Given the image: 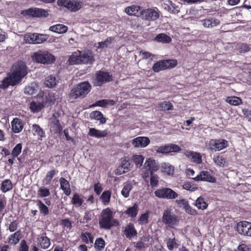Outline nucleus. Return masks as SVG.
<instances>
[{
	"instance_id": "2",
	"label": "nucleus",
	"mask_w": 251,
	"mask_h": 251,
	"mask_svg": "<svg viewBox=\"0 0 251 251\" xmlns=\"http://www.w3.org/2000/svg\"><path fill=\"white\" fill-rule=\"evenodd\" d=\"M91 86L88 81H84L73 88L69 94V97L73 99H82L90 92Z\"/></svg>"
},
{
	"instance_id": "48",
	"label": "nucleus",
	"mask_w": 251,
	"mask_h": 251,
	"mask_svg": "<svg viewBox=\"0 0 251 251\" xmlns=\"http://www.w3.org/2000/svg\"><path fill=\"white\" fill-rule=\"evenodd\" d=\"M161 170L162 172L166 173L169 175H173L174 172V167L166 163L162 164Z\"/></svg>"
},
{
	"instance_id": "40",
	"label": "nucleus",
	"mask_w": 251,
	"mask_h": 251,
	"mask_svg": "<svg viewBox=\"0 0 251 251\" xmlns=\"http://www.w3.org/2000/svg\"><path fill=\"white\" fill-rule=\"evenodd\" d=\"M90 117L91 119L99 120L101 124H104L106 122V119L103 117V114L100 111H93L91 113Z\"/></svg>"
},
{
	"instance_id": "42",
	"label": "nucleus",
	"mask_w": 251,
	"mask_h": 251,
	"mask_svg": "<svg viewBox=\"0 0 251 251\" xmlns=\"http://www.w3.org/2000/svg\"><path fill=\"white\" fill-rule=\"evenodd\" d=\"M30 109L33 113H38L41 111L44 107V104L42 102H36L32 101L30 104Z\"/></svg>"
},
{
	"instance_id": "22",
	"label": "nucleus",
	"mask_w": 251,
	"mask_h": 251,
	"mask_svg": "<svg viewBox=\"0 0 251 251\" xmlns=\"http://www.w3.org/2000/svg\"><path fill=\"white\" fill-rule=\"evenodd\" d=\"M23 121L17 118H14L11 122L12 130L15 133H20L24 128Z\"/></svg>"
},
{
	"instance_id": "30",
	"label": "nucleus",
	"mask_w": 251,
	"mask_h": 251,
	"mask_svg": "<svg viewBox=\"0 0 251 251\" xmlns=\"http://www.w3.org/2000/svg\"><path fill=\"white\" fill-rule=\"evenodd\" d=\"M115 104V102L113 100L103 99L96 101L95 103L92 104V106L106 107L107 105H114Z\"/></svg>"
},
{
	"instance_id": "1",
	"label": "nucleus",
	"mask_w": 251,
	"mask_h": 251,
	"mask_svg": "<svg viewBox=\"0 0 251 251\" xmlns=\"http://www.w3.org/2000/svg\"><path fill=\"white\" fill-rule=\"evenodd\" d=\"M99 223L101 228L106 229H110L112 226L119 224L117 220L113 219V212L109 207L103 209Z\"/></svg>"
},
{
	"instance_id": "58",
	"label": "nucleus",
	"mask_w": 251,
	"mask_h": 251,
	"mask_svg": "<svg viewBox=\"0 0 251 251\" xmlns=\"http://www.w3.org/2000/svg\"><path fill=\"white\" fill-rule=\"evenodd\" d=\"M19 226L18 221L15 220L10 222L8 226L7 227V230H9L10 232L16 231Z\"/></svg>"
},
{
	"instance_id": "44",
	"label": "nucleus",
	"mask_w": 251,
	"mask_h": 251,
	"mask_svg": "<svg viewBox=\"0 0 251 251\" xmlns=\"http://www.w3.org/2000/svg\"><path fill=\"white\" fill-rule=\"evenodd\" d=\"M132 189V185L131 183L126 182L124 183V187L121 191V194L125 198H127L129 196V192Z\"/></svg>"
},
{
	"instance_id": "14",
	"label": "nucleus",
	"mask_w": 251,
	"mask_h": 251,
	"mask_svg": "<svg viewBox=\"0 0 251 251\" xmlns=\"http://www.w3.org/2000/svg\"><path fill=\"white\" fill-rule=\"evenodd\" d=\"M181 151V148L176 144H169L157 147L156 151L162 154H168L171 152H177Z\"/></svg>"
},
{
	"instance_id": "62",
	"label": "nucleus",
	"mask_w": 251,
	"mask_h": 251,
	"mask_svg": "<svg viewBox=\"0 0 251 251\" xmlns=\"http://www.w3.org/2000/svg\"><path fill=\"white\" fill-rule=\"evenodd\" d=\"M184 210H185V211L186 212V213H187V214H188L190 215L195 216L198 214L197 211L196 209L193 208L189 205V203L186 205V206H185Z\"/></svg>"
},
{
	"instance_id": "12",
	"label": "nucleus",
	"mask_w": 251,
	"mask_h": 251,
	"mask_svg": "<svg viewBox=\"0 0 251 251\" xmlns=\"http://www.w3.org/2000/svg\"><path fill=\"white\" fill-rule=\"evenodd\" d=\"M236 230L241 235L251 237V223L246 221L238 222Z\"/></svg>"
},
{
	"instance_id": "29",
	"label": "nucleus",
	"mask_w": 251,
	"mask_h": 251,
	"mask_svg": "<svg viewBox=\"0 0 251 251\" xmlns=\"http://www.w3.org/2000/svg\"><path fill=\"white\" fill-rule=\"evenodd\" d=\"M49 30L54 32L62 34L67 31L68 27L64 25L57 24L50 26Z\"/></svg>"
},
{
	"instance_id": "53",
	"label": "nucleus",
	"mask_w": 251,
	"mask_h": 251,
	"mask_svg": "<svg viewBox=\"0 0 251 251\" xmlns=\"http://www.w3.org/2000/svg\"><path fill=\"white\" fill-rule=\"evenodd\" d=\"M159 107L161 110L164 111L174 109V106L170 101H164L159 104Z\"/></svg>"
},
{
	"instance_id": "49",
	"label": "nucleus",
	"mask_w": 251,
	"mask_h": 251,
	"mask_svg": "<svg viewBox=\"0 0 251 251\" xmlns=\"http://www.w3.org/2000/svg\"><path fill=\"white\" fill-rule=\"evenodd\" d=\"M58 173V171L55 170V169H52L49 171L45 177V180L46 181V184L48 185L50 184L53 177L55 176V175Z\"/></svg>"
},
{
	"instance_id": "9",
	"label": "nucleus",
	"mask_w": 251,
	"mask_h": 251,
	"mask_svg": "<svg viewBox=\"0 0 251 251\" xmlns=\"http://www.w3.org/2000/svg\"><path fill=\"white\" fill-rule=\"evenodd\" d=\"M57 4L72 12H76L82 7L83 3L78 0H57Z\"/></svg>"
},
{
	"instance_id": "63",
	"label": "nucleus",
	"mask_w": 251,
	"mask_h": 251,
	"mask_svg": "<svg viewBox=\"0 0 251 251\" xmlns=\"http://www.w3.org/2000/svg\"><path fill=\"white\" fill-rule=\"evenodd\" d=\"M112 40L111 37H108L104 41L99 42L98 48H107L108 46L112 43Z\"/></svg>"
},
{
	"instance_id": "47",
	"label": "nucleus",
	"mask_w": 251,
	"mask_h": 251,
	"mask_svg": "<svg viewBox=\"0 0 251 251\" xmlns=\"http://www.w3.org/2000/svg\"><path fill=\"white\" fill-rule=\"evenodd\" d=\"M111 196V192L109 190L104 191L102 193L100 199L104 205H107L110 201Z\"/></svg>"
},
{
	"instance_id": "57",
	"label": "nucleus",
	"mask_w": 251,
	"mask_h": 251,
	"mask_svg": "<svg viewBox=\"0 0 251 251\" xmlns=\"http://www.w3.org/2000/svg\"><path fill=\"white\" fill-rule=\"evenodd\" d=\"M22 150V143H19L17 144L15 147L13 149L12 151V155L13 158H15L18 156V155L21 153Z\"/></svg>"
},
{
	"instance_id": "43",
	"label": "nucleus",
	"mask_w": 251,
	"mask_h": 251,
	"mask_svg": "<svg viewBox=\"0 0 251 251\" xmlns=\"http://www.w3.org/2000/svg\"><path fill=\"white\" fill-rule=\"evenodd\" d=\"M105 242L104 240L101 237L98 238L95 241L94 247L98 251H102L105 247Z\"/></svg>"
},
{
	"instance_id": "17",
	"label": "nucleus",
	"mask_w": 251,
	"mask_h": 251,
	"mask_svg": "<svg viewBox=\"0 0 251 251\" xmlns=\"http://www.w3.org/2000/svg\"><path fill=\"white\" fill-rule=\"evenodd\" d=\"M143 8V7L138 5H132L126 7L125 8V12L129 16L141 18Z\"/></svg>"
},
{
	"instance_id": "64",
	"label": "nucleus",
	"mask_w": 251,
	"mask_h": 251,
	"mask_svg": "<svg viewBox=\"0 0 251 251\" xmlns=\"http://www.w3.org/2000/svg\"><path fill=\"white\" fill-rule=\"evenodd\" d=\"M52 127L54 133L58 134H62L63 127L60 124L53 125Z\"/></svg>"
},
{
	"instance_id": "19",
	"label": "nucleus",
	"mask_w": 251,
	"mask_h": 251,
	"mask_svg": "<svg viewBox=\"0 0 251 251\" xmlns=\"http://www.w3.org/2000/svg\"><path fill=\"white\" fill-rule=\"evenodd\" d=\"M94 61V55L91 50H88L81 53V64L92 65Z\"/></svg>"
},
{
	"instance_id": "46",
	"label": "nucleus",
	"mask_w": 251,
	"mask_h": 251,
	"mask_svg": "<svg viewBox=\"0 0 251 251\" xmlns=\"http://www.w3.org/2000/svg\"><path fill=\"white\" fill-rule=\"evenodd\" d=\"M144 160V157L142 155H133L132 157L131 161L137 167H140L143 163Z\"/></svg>"
},
{
	"instance_id": "26",
	"label": "nucleus",
	"mask_w": 251,
	"mask_h": 251,
	"mask_svg": "<svg viewBox=\"0 0 251 251\" xmlns=\"http://www.w3.org/2000/svg\"><path fill=\"white\" fill-rule=\"evenodd\" d=\"M179 244L180 241L175 237L169 238L166 240V246L170 251H173L175 249L178 248Z\"/></svg>"
},
{
	"instance_id": "34",
	"label": "nucleus",
	"mask_w": 251,
	"mask_h": 251,
	"mask_svg": "<svg viewBox=\"0 0 251 251\" xmlns=\"http://www.w3.org/2000/svg\"><path fill=\"white\" fill-rule=\"evenodd\" d=\"M139 211L138 205L136 203L132 207H128L125 213L131 218H135L137 215Z\"/></svg>"
},
{
	"instance_id": "32",
	"label": "nucleus",
	"mask_w": 251,
	"mask_h": 251,
	"mask_svg": "<svg viewBox=\"0 0 251 251\" xmlns=\"http://www.w3.org/2000/svg\"><path fill=\"white\" fill-rule=\"evenodd\" d=\"M81 52L79 51L73 52L69 59L70 63L72 65L81 64Z\"/></svg>"
},
{
	"instance_id": "37",
	"label": "nucleus",
	"mask_w": 251,
	"mask_h": 251,
	"mask_svg": "<svg viewBox=\"0 0 251 251\" xmlns=\"http://www.w3.org/2000/svg\"><path fill=\"white\" fill-rule=\"evenodd\" d=\"M36 204L38 207L40 213L44 216L49 214V209L41 200L36 201Z\"/></svg>"
},
{
	"instance_id": "56",
	"label": "nucleus",
	"mask_w": 251,
	"mask_h": 251,
	"mask_svg": "<svg viewBox=\"0 0 251 251\" xmlns=\"http://www.w3.org/2000/svg\"><path fill=\"white\" fill-rule=\"evenodd\" d=\"M50 194V190L48 188L41 187L37 191V195L39 197H47L49 196Z\"/></svg>"
},
{
	"instance_id": "4",
	"label": "nucleus",
	"mask_w": 251,
	"mask_h": 251,
	"mask_svg": "<svg viewBox=\"0 0 251 251\" xmlns=\"http://www.w3.org/2000/svg\"><path fill=\"white\" fill-rule=\"evenodd\" d=\"M32 58L36 62L43 64H51L55 61V57L47 50H39L34 53Z\"/></svg>"
},
{
	"instance_id": "15",
	"label": "nucleus",
	"mask_w": 251,
	"mask_h": 251,
	"mask_svg": "<svg viewBox=\"0 0 251 251\" xmlns=\"http://www.w3.org/2000/svg\"><path fill=\"white\" fill-rule=\"evenodd\" d=\"M192 179L196 181H203L209 182L214 183L216 181V178L213 176L208 171H201L196 177H193Z\"/></svg>"
},
{
	"instance_id": "18",
	"label": "nucleus",
	"mask_w": 251,
	"mask_h": 251,
	"mask_svg": "<svg viewBox=\"0 0 251 251\" xmlns=\"http://www.w3.org/2000/svg\"><path fill=\"white\" fill-rule=\"evenodd\" d=\"M150 143V140L148 137L139 136L132 141V144L135 148H145Z\"/></svg>"
},
{
	"instance_id": "11",
	"label": "nucleus",
	"mask_w": 251,
	"mask_h": 251,
	"mask_svg": "<svg viewBox=\"0 0 251 251\" xmlns=\"http://www.w3.org/2000/svg\"><path fill=\"white\" fill-rule=\"evenodd\" d=\"M154 194L156 197L159 198L167 200L175 199L178 197L177 193L173 189L167 187L157 189L155 191Z\"/></svg>"
},
{
	"instance_id": "28",
	"label": "nucleus",
	"mask_w": 251,
	"mask_h": 251,
	"mask_svg": "<svg viewBox=\"0 0 251 251\" xmlns=\"http://www.w3.org/2000/svg\"><path fill=\"white\" fill-rule=\"evenodd\" d=\"M18 82L15 81L9 74V76L5 78L0 85V88L6 89L9 86H15L18 84Z\"/></svg>"
},
{
	"instance_id": "21",
	"label": "nucleus",
	"mask_w": 251,
	"mask_h": 251,
	"mask_svg": "<svg viewBox=\"0 0 251 251\" xmlns=\"http://www.w3.org/2000/svg\"><path fill=\"white\" fill-rule=\"evenodd\" d=\"M32 132L34 136H37L38 140L42 141L45 138L46 135L43 129L37 124L32 126Z\"/></svg>"
},
{
	"instance_id": "10",
	"label": "nucleus",
	"mask_w": 251,
	"mask_h": 251,
	"mask_svg": "<svg viewBox=\"0 0 251 251\" xmlns=\"http://www.w3.org/2000/svg\"><path fill=\"white\" fill-rule=\"evenodd\" d=\"M112 76L108 72L99 71L95 75V78L93 81L95 86H101L103 84L112 80Z\"/></svg>"
},
{
	"instance_id": "6",
	"label": "nucleus",
	"mask_w": 251,
	"mask_h": 251,
	"mask_svg": "<svg viewBox=\"0 0 251 251\" xmlns=\"http://www.w3.org/2000/svg\"><path fill=\"white\" fill-rule=\"evenodd\" d=\"M177 60L176 59H166L160 60L154 63L152 69L155 73H158L161 70L173 68L177 65Z\"/></svg>"
},
{
	"instance_id": "5",
	"label": "nucleus",
	"mask_w": 251,
	"mask_h": 251,
	"mask_svg": "<svg viewBox=\"0 0 251 251\" xmlns=\"http://www.w3.org/2000/svg\"><path fill=\"white\" fill-rule=\"evenodd\" d=\"M162 221L167 226L175 228L179 224V219L171 209H165L163 213Z\"/></svg>"
},
{
	"instance_id": "35",
	"label": "nucleus",
	"mask_w": 251,
	"mask_h": 251,
	"mask_svg": "<svg viewBox=\"0 0 251 251\" xmlns=\"http://www.w3.org/2000/svg\"><path fill=\"white\" fill-rule=\"evenodd\" d=\"M37 240L39 242L41 247L43 249H48L50 245V238L46 236L42 235L38 237Z\"/></svg>"
},
{
	"instance_id": "41",
	"label": "nucleus",
	"mask_w": 251,
	"mask_h": 251,
	"mask_svg": "<svg viewBox=\"0 0 251 251\" xmlns=\"http://www.w3.org/2000/svg\"><path fill=\"white\" fill-rule=\"evenodd\" d=\"M12 188L13 184L9 179H6L2 182L0 189L2 192L6 193L12 190Z\"/></svg>"
},
{
	"instance_id": "24",
	"label": "nucleus",
	"mask_w": 251,
	"mask_h": 251,
	"mask_svg": "<svg viewBox=\"0 0 251 251\" xmlns=\"http://www.w3.org/2000/svg\"><path fill=\"white\" fill-rule=\"evenodd\" d=\"M124 234L126 238L130 239L137 236V232L134 226L132 223H129L125 228Z\"/></svg>"
},
{
	"instance_id": "23",
	"label": "nucleus",
	"mask_w": 251,
	"mask_h": 251,
	"mask_svg": "<svg viewBox=\"0 0 251 251\" xmlns=\"http://www.w3.org/2000/svg\"><path fill=\"white\" fill-rule=\"evenodd\" d=\"M202 25L206 28H212L220 25V21L213 17H208L201 21Z\"/></svg>"
},
{
	"instance_id": "13",
	"label": "nucleus",
	"mask_w": 251,
	"mask_h": 251,
	"mask_svg": "<svg viewBox=\"0 0 251 251\" xmlns=\"http://www.w3.org/2000/svg\"><path fill=\"white\" fill-rule=\"evenodd\" d=\"M23 13L25 15L35 18H46L49 15L48 10L37 7L28 8L24 10Z\"/></svg>"
},
{
	"instance_id": "38",
	"label": "nucleus",
	"mask_w": 251,
	"mask_h": 251,
	"mask_svg": "<svg viewBox=\"0 0 251 251\" xmlns=\"http://www.w3.org/2000/svg\"><path fill=\"white\" fill-rule=\"evenodd\" d=\"M226 101L230 105L234 106H238L243 103L242 99L236 96L227 97L226 100Z\"/></svg>"
},
{
	"instance_id": "31",
	"label": "nucleus",
	"mask_w": 251,
	"mask_h": 251,
	"mask_svg": "<svg viewBox=\"0 0 251 251\" xmlns=\"http://www.w3.org/2000/svg\"><path fill=\"white\" fill-rule=\"evenodd\" d=\"M185 155L188 157L193 159V161L197 164H200L202 161L201 156L199 152L193 151H186Z\"/></svg>"
},
{
	"instance_id": "20",
	"label": "nucleus",
	"mask_w": 251,
	"mask_h": 251,
	"mask_svg": "<svg viewBox=\"0 0 251 251\" xmlns=\"http://www.w3.org/2000/svg\"><path fill=\"white\" fill-rule=\"evenodd\" d=\"M22 238V231L21 229H19L8 237L7 242L10 245H16L20 242Z\"/></svg>"
},
{
	"instance_id": "3",
	"label": "nucleus",
	"mask_w": 251,
	"mask_h": 251,
	"mask_svg": "<svg viewBox=\"0 0 251 251\" xmlns=\"http://www.w3.org/2000/svg\"><path fill=\"white\" fill-rule=\"evenodd\" d=\"M27 74V67L25 63L18 61L12 66L10 75L15 81L19 83Z\"/></svg>"
},
{
	"instance_id": "7",
	"label": "nucleus",
	"mask_w": 251,
	"mask_h": 251,
	"mask_svg": "<svg viewBox=\"0 0 251 251\" xmlns=\"http://www.w3.org/2000/svg\"><path fill=\"white\" fill-rule=\"evenodd\" d=\"M160 16V12L156 7L148 8L143 7L141 13V18L148 22H153L157 20Z\"/></svg>"
},
{
	"instance_id": "8",
	"label": "nucleus",
	"mask_w": 251,
	"mask_h": 251,
	"mask_svg": "<svg viewBox=\"0 0 251 251\" xmlns=\"http://www.w3.org/2000/svg\"><path fill=\"white\" fill-rule=\"evenodd\" d=\"M228 142L224 139H210L207 145V149L212 151L223 150L228 147Z\"/></svg>"
},
{
	"instance_id": "25",
	"label": "nucleus",
	"mask_w": 251,
	"mask_h": 251,
	"mask_svg": "<svg viewBox=\"0 0 251 251\" xmlns=\"http://www.w3.org/2000/svg\"><path fill=\"white\" fill-rule=\"evenodd\" d=\"M60 188L63 191L64 194L69 196L71 193V190L69 182L65 178L61 177L59 180Z\"/></svg>"
},
{
	"instance_id": "16",
	"label": "nucleus",
	"mask_w": 251,
	"mask_h": 251,
	"mask_svg": "<svg viewBox=\"0 0 251 251\" xmlns=\"http://www.w3.org/2000/svg\"><path fill=\"white\" fill-rule=\"evenodd\" d=\"M121 161V164L117 169L120 175L127 173L133 166L132 161L128 156L122 158Z\"/></svg>"
},
{
	"instance_id": "39",
	"label": "nucleus",
	"mask_w": 251,
	"mask_h": 251,
	"mask_svg": "<svg viewBox=\"0 0 251 251\" xmlns=\"http://www.w3.org/2000/svg\"><path fill=\"white\" fill-rule=\"evenodd\" d=\"M196 206L199 209L204 210L207 208L208 203L205 201L203 197L201 196L199 197L194 203Z\"/></svg>"
},
{
	"instance_id": "36",
	"label": "nucleus",
	"mask_w": 251,
	"mask_h": 251,
	"mask_svg": "<svg viewBox=\"0 0 251 251\" xmlns=\"http://www.w3.org/2000/svg\"><path fill=\"white\" fill-rule=\"evenodd\" d=\"M84 201L83 196H80L77 193H75L72 199V203L76 207H80L82 205Z\"/></svg>"
},
{
	"instance_id": "45",
	"label": "nucleus",
	"mask_w": 251,
	"mask_h": 251,
	"mask_svg": "<svg viewBox=\"0 0 251 251\" xmlns=\"http://www.w3.org/2000/svg\"><path fill=\"white\" fill-rule=\"evenodd\" d=\"M80 237L82 241L86 244H88L89 242L91 243L93 242V237L90 232H85L81 233Z\"/></svg>"
},
{
	"instance_id": "51",
	"label": "nucleus",
	"mask_w": 251,
	"mask_h": 251,
	"mask_svg": "<svg viewBox=\"0 0 251 251\" xmlns=\"http://www.w3.org/2000/svg\"><path fill=\"white\" fill-rule=\"evenodd\" d=\"M237 50L241 53H245L251 50V47L245 43H239L236 47Z\"/></svg>"
},
{
	"instance_id": "33",
	"label": "nucleus",
	"mask_w": 251,
	"mask_h": 251,
	"mask_svg": "<svg viewBox=\"0 0 251 251\" xmlns=\"http://www.w3.org/2000/svg\"><path fill=\"white\" fill-rule=\"evenodd\" d=\"M154 41L159 43L168 44L171 42L172 39L165 33H159L155 37Z\"/></svg>"
},
{
	"instance_id": "50",
	"label": "nucleus",
	"mask_w": 251,
	"mask_h": 251,
	"mask_svg": "<svg viewBox=\"0 0 251 251\" xmlns=\"http://www.w3.org/2000/svg\"><path fill=\"white\" fill-rule=\"evenodd\" d=\"M168 2L171 4L172 7V13L177 14L180 11V9L182 4L179 2H173L171 0H168Z\"/></svg>"
},
{
	"instance_id": "27",
	"label": "nucleus",
	"mask_w": 251,
	"mask_h": 251,
	"mask_svg": "<svg viewBox=\"0 0 251 251\" xmlns=\"http://www.w3.org/2000/svg\"><path fill=\"white\" fill-rule=\"evenodd\" d=\"M107 134V131L106 130L101 131L95 128H90L88 133L89 136L98 138L105 137Z\"/></svg>"
},
{
	"instance_id": "54",
	"label": "nucleus",
	"mask_w": 251,
	"mask_h": 251,
	"mask_svg": "<svg viewBox=\"0 0 251 251\" xmlns=\"http://www.w3.org/2000/svg\"><path fill=\"white\" fill-rule=\"evenodd\" d=\"M47 35L41 34H35V38L33 40L32 44H41L45 41L48 39Z\"/></svg>"
},
{
	"instance_id": "61",
	"label": "nucleus",
	"mask_w": 251,
	"mask_h": 251,
	"mask_svg": "<svg viewBox=\"0 0 251 251\" xmlns=\"http://www.w3.org/2000/svg\"><path fill=\"white\" fill-rule=\"evenodd\" d=\"M158 183V177L154 173H151L150 185L151 187H155Z\"/></svg>"
},
{
	"instance_id": "55",
	"label": "nucleus",
	"mask_w": 251,
	"mask_h": 251,
	"mask_svg": "<svg viewBox=\"0 0 251 251\" xmlns=\"http://www.w3.org/2000/svg\"><path fill=\"white\" fill-rule=\"evenodd\" d=\"M213 160L215 163L220 167H223L226 163V159L223 156H214Z\"/></svg>"
},
{
	"instance_id": "52",
	"label": "nucleus",
	"mask_w": 251,
	"mask_h": 251,
	"mask_svg": "<svg viewBox=\"0 0 251 251\" xmlns=\"http://www.w3.org/2000/svg\"><path fill=\"white\" fill-rule=\"evenodd\" d=\"M45 84L49 88H53L56 85V79L55 76L50 75L46 78Z\"/></svg>"
},
{
	"instance_id": "60",
	"label": "nucleus",
	"mask_w": 251,
	"mask_h": 251,
	"mask_svg": "<svg viewBox=\"0 0 251 251\" xmlns=\"http://www.w3.org/2000/svg\"><path fill=\"white\" fill-rule=\"evenodd\" d=\"M139 223L141 225H145L149 223V211L142 214L139 219Z\"/></svg>"
},
{
	"instance_id": "59",
	"label": "nucleus",
	"mask_w": 251,
	"mask_h": 251,
	"mask_svg": "<svg viewBox=\"0 0 251 251\" xmlns=\"http://www.w3.org/2000/svg\"><path fill=\"white\" fill-rule=\"evenodd\" d=\"M35 86L36 84H31L30 86H26L25 88V93L29 95H34L37 92Z\"/></svg>"
}]
</instances>
